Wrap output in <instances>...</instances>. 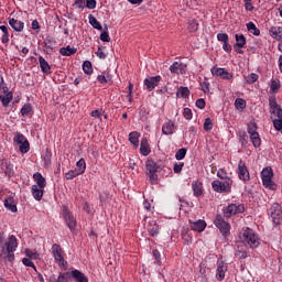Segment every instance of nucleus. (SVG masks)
Listing matches in <instances>:
<instances>
[{
	"mask_svg": "<svg viewBox=\"0 0 282 282\" xmlns=\"http://www.w3.org/2000/svg\"><path fill=\"white\" fill-rule=\"evenodd\" d=\"M269 34L275 41L281 40L282 36V28L281 26H271L269 30Z\"/></svg>",
	"mask_w": 282,
	"mask_h": 282,
	"instance_id": "bb28decb",
	"label": "nucleus"
},
{
	"mask_svg": "<svg viewBox=\"0 0 282 282\" xmlns=\"http://www.w3.org/2000/svg\"><path fill=\"white\" fill-rule=\"evenodd\" d=\"M212 188L215 193H230L232 191V182L216 180L212 183Z\"/></svg>",
	"mask_w": 282,
	"mask_h": 282,
	"instance_id": "423d86ee",
	"label": "nucleus"
},
{
	"mask_svg": "<svg viewBox=\"0 0 282 282\" xmlns=\"http://www.w3.org/2000/svg\"><path fill=\"white\" fill-rule=\"evenodd\" d=\"M78 175H80L79 173H78V171L77 170H70V171H68V172H66L65 173V177H66V180H74V177H78Z\"/></svg>",
	"mask_w": 282,
	"mask_h": 282,
	"instance_id": "8fccbe9b",
	"label": "nucleus"
},
{
	"mask_svg": "<svg viewBox=\"0 0 282 282\" xmlns=\"http://www.w3.org/2000/svg\"><path fill=\"white\" fill-rule=\"evenodd\" d=\"M68 275H69V279H73V281L75 282H89V279L85 275V273L76 269L70 271Z\"/></svg>",
	"mask_w": 282,
	"mask_h": 282,
	"instance_id": "a211bd4d",
	"label": "nucleus"
},
{
	"mask_svg": "<svg viewBox=\"0 0 282 282\" xmlns=\"http://www.w3.org/2000/svg\"><path fill=\"white\" fill-rule=\"evenodd\" d=\"M20 113L23 118H25V116H30V113H32V105L30 104H25L21 110Z\"/></svg>",
	"mask_w": 282,
	"mask_h": 282,
	"instance_id": "de8ad7c7",
	"label": "nucleus"
},
{
	"mask_svg": "<svg viewBox=\"0 0 282 282\" xmlns=\"http://www.w3.org/2000/svg\"><path fill=\"white\" fill-rule=\"evenodd\" d=\"M83 70L88 75L94 74V66H91V62L85 61L83 63Z\"/></svg>",
	"mask_w": 282,
	"mask_h": 282,
	"instance_id": "49530a36",
	"label": "nucleus"
},
{
	"mask_svg": "<svg viewBox=\"0 0 282 282\" xmlns=\"http://www.w3.org/2000/svg\"><path fill=\"white\" fill-rule=\"evenodd\" d=\"M248 133L250 135V140L254 147V149H259L261 147V137H259V132H257V123L251 121L248 124Z\"/></svg>",
	"mask_w": 282,
	"mask_h": 282,
	"instance_id": "0eeeda50",
	"label": "nucleus"
},
{
	"mask_svg": "<svg viewBox=\"0 0 282 282\" xmlns=\"http://www.w3.org/2000/svg\"><path fill=\"white\" fill-rule=\"evenodd\" d=\"M88 20L90 25L95 29V30H99L102 31V25L98 22V19H96L94 15H88Z\"/></svg>",
	"mask_w": 282,
	"mask_h": 282,
	"instance_id": "ea45409f",
	"label": "nucleus"
},
{
	"mask_svg": "<svg viewBox=\"0 0 282 282\" xmlns=\"http://www.w3.org/2000/svg\"><path fill=\"white\" fill-rule=\"evenodd\" d=\"M4 173H6V175H8V177H13V175H14V165H12V163H7Z\"/></svg>",
	"mask_w": 282,
	"mask_h": 282,
	"instance_id": "09e8293b",
	"label": "nucleus"
},
{
	"mask_svg": "<svg viewBox=\"0 0 282 282\" xmlns=\"http://www.w3.org/2000/svg\"><path fill=\"white\" fill-rule=\"evenodd\" d=\"M216 265V281H224L226 272H228V264L224 260H218Z\"/></svg>",
	"mask_w": 282,
	"mask_h": 282,
	"instance_id": "4468645a",
	"label": "nucleus"
},
{
	"mask_svg": "<svg viewBox=\"0 0 282 282\" xmlns=\"http://www.w3.org/2000/svg\"><path fill=\"white\" fill-rule=\"evenodd\" d=\"M0 248L2 250V252H0V258L4 257L6 261L12 263L14 261V252H17V248H19L17 236L11 235L6 240L3 235H0Z\"/></svg>",
	"mask_w": 282,
	"mask_h": 282,
	"instance_id": "f257e3e1",
	"label": "nucleus"
},
{
	"mask_svg": "<svg viewBox=\"0 0 282 282\" xmlns=\"http://www.w3.org/2000/svg\"><path fill=\"white\" fill-rule=\"evenodd\" d=\"M173 131H175V123L171 120H167L162 126V133L164 135H173Z\"/></svg>",
	"mask_w": 282,
	"mask_h": 282,
	"instance_id": "b1692460",
	"label": "nucleus"
},
{
	"mask_svg": "<svg viewBox=\"0 0 282 282\" xmlns=\"http://www.w3.org/2000/svg\"><path fill=\"white\" fill-rule=\"evenodd\" d=\"M238 177L242 182H250V171H248L246 161L240 160L238 162Z\"/></svg>",
	"mask_w": 282,
	"mask_h": 282,
	"instance_id": "ddd939ff",
	"label": "nucleus"
},
{
	"mask_svg": "<svg viewBox=\"0 0 282 282\" xmlns=\"http://www.w3.org/2000/svg\"><path fill=\"white\" fill-rule=\"evenodd\" d=\"M4 207L7 208V210H10L11 213H17L18 210L17 202H14L13 197H8L7 199H4Z\"/></svg>",
	"mask_w": 282,
	"mask_h": 282,
	"instance_id": "c85d7f7f",
	"label": "nucleus"
},
{
	"mask_svg": "<svg viewBox=\"0 0 282 282\" xmlns=\"http://www.w3.org/2000/svg\"><path fill=\"white\" fill-rule=\"evenodd\" d=\"M147 230L150 235V237H158L160 235V226L155 220H151L148 226Z\"/></svg>",
	"mask_w": 282,
	"mask_h": 282,
	"instance_id": "412c9836",
	"label": "nucleus"
},
{
	"mask_svg": "<svg viewBox=\"0 0 282 282\" xmlns=\"http://www.w3.org/2000/svg\"><path fill=\"white\" fill-rule=\"evenodd\" d=\"M31 193L36 202H41L43 199V194L45 193V188L37 187L36 185L31 186Z\"/></svg>",
	"mask_w": 282,
	"mask_h": 282,
	"instance_id": "393cba45",
	"label": "nucleus"
},
{
	"mask_svg": "<svg viewBox=\"0 0 282 282\" xmlns=\"http://www.w3.org/2000/svg\"><path fill=\"white\" fill-rule=\"evenodd\" d=\"M140 153L141 155H149L151 153V147L149 145V141L147 139H142L140 143Z\"/></svg>",
	"mask_w": 282,
	"mask_h": 282,
	"instance_id": "c756f323",
	"label": "nucleus"
},
{
	"mask_svg": "<svg viewBox=\"0 0 282 282\" xmlns=\"http://www.w3.org/2000/svg\"><path fill=\"white\" fill-rule=\"evenodd\" d=\"M105 31L100 34V41L104 43H109L111 41V37L109 36V26L107 24L104 25Z\"/></svg>",
	"mask_w": 282,
	"mask_h": 282,
	"instance_id": "79ce46f5",
	"label": "nucleus"
},
{
	"mask_svg": "<svg viewBox=\"0 0 282 282\" xmlns=\"http://www.w3.org/2000/svg\"><path fill=\"white\" fill-rule=\"evenodd\" d=\"M67 276H69V272L59 273L57 278L56 275H51L50 282H69V280H67Z\"/></svg>",
	"mask_w": 282,
	"mask_h": 282,
	"instance_id": "2f4dec72",
	"label": "nucleus"
},
{
	"mask_svg": "<svg viewBox=\"0 0 282 282\" xmlns=\"http://www.w3.org/2000/svg\"><path fill=\"white\" fill-rule=\"evenodd\" d=\"M182 169H184V163L174 164L173 171L174 173H182Z\"/></svg>",
	"mask_w": 282,
	"mask_h": 282,
	"instance_id": "338daca9",
	"label": "nucleus"
},
{
	"mask_svg": "<svg viewBox=\"0 0 282 282\" xmlns=\"http://www.w3.org/2000/svg\"><path fill=\"white\" fill-rule=\"evenodd\" d=\"M171 74H186V65L182 62H174L170 66Z\"/></svg>",
	"mask_w": 282,
	"mask_h": 282,
	"instance_id": "aec40b11",
	"label": "nucleus"
},
{
	"mask_svg": "<svg viewBox=\"0 0 282 282\" xmlns=\"http://www.w3.org/2000/svg\"><path fill=\"white\" fill-rule=\"evenodd\" d=\"M25 254H26V257H29V259H39V253L33 252V251L30 250V249H26V250H25Z\"/></svg>",
	"mask_w": 282,
	"mask_h": 282,
	"instance_id": "680f3d73",
	"label": "nucleus"
},
{
	"mask_svg": "<svg viewBox=\"0 0 282 282\" xmlns=\"http://www.w3.org/2000/svg\"><path fill=\"white\" fill-rule=\"evenodd\" d=\"M183 118H185V120H193V110H191V108H184Z\"/></svg>",
	"mask_w": 282,
	"mask_h": 282,
	"instance_id": "603ef678",
	"label": "nucleus"
},
{
	"mask_svg": "<svg viewBox=\"0 0 282 282\" xmlns=\"http://www.w3.org/2000/svg\"><path fill=\"white\" fill-rule=\"evenodd\" d=\"M242 243H245V246H247L248 248L254 249L261 246V239L259 238L257 232H254V230L247 227L242 231Z\"/></svg>",
	"mask_w": 282,
	"mask_h": 282,
	"instance_id": "f03ea898",
	"label": "nucleus"
},
{
	"mask_svg": "<svg viewBox=\"0 0 282 282\" xmlns=\"http://www.w3.org/2000/svg\"><path fill=\"white\" fill-rule=\"evenodd\" d=\"M200 87H202V91H204V94H208L210 91V84L207 82L200 83Z\"/></svg>",
	"mask_w": 282,
	"mask_h": 282,
	"instance_id": "052dcab7",
	"label": "nucleus"
},
{
	"mask_svg": "<svg viewBox=\"0 0 282 282\" xmlns=\"http://www.w3.org/2000/svg\"><path fill=\"white\" fill-rule=\"evenodd\" d=\"M279 89H281V82L276 79L271 80L270 91L272 94H279Z\"/></svg>",
	"mask_w": 282,
	"mask_h": 282,
	"instance_id": "37998d69",
	"label": "nucleus"
},
{
	"mask_svg": "<svg viewBox=\"0 0 282 282\" xmlns=\"http://www.w3.org/2000/svg\"><path fill=\"white\" fill-rule=\"evenodd\" d=\"M239 142L241 147H248V135L246 134V132L239 135Z\"/></svg>",
	"mask_w": 282,
	"mask_h": 282,
	"instance_id": "13d9d810",
	"label": "nucleus"
},
{
	"mask_svg": "<svg viewBox=\"0 0 282 282\" xmlns=\"http://www.w3.org/2000/svg\"><path fill=\"white\" fill-rule=\"evenodd\" d=\"M213 76H219L224 80H230L232 74H230L226 68H212Z\"/></svg>",
	"mask_w": 282,
	"mask_h": 282,
	"instance_id": "6ab92c4d",
	"label": "nucleus"
},
{
	"mask_svg": "<svg viewBox=\"0 0 282 282\" xmlns=\"http://www.w3.org/2000/svg\"><path fill=\"white\" fill-rule=\"evenodd\" d=\"M196 107L198 109H205L206 108V100L204 98H199L196 100Z\"/></svg>",
	"mask_w": 282,
	"mask_h": 282,
	"instance_id": "e2e57ef3",
	"label": "nucleus"
},
{
	"mask_svg": "<svg viewBox=\"0 0 282 282\" xmlns=\"http://www.w3.org/2000/svg\"><path fill=\"white\" fill-rule=\"evenodd\" d=\"M273 126L275 131H280L282 133V118L273 119Z\"/></svg>",
	"mask_w": 282,
	"mask_h": 282,
	"instance_id": "5fc2aeb1",
	"label": "nucleus"
},
{
	"mask_svg": "<svg viewBox=\"0 0 282 282\" xmlns=\"http://www.w3.org/2000/svg\"><path fill=\"white\" fill-rule=\"evenodd\" d=\"M236 257H237L238 259H247V258H248V252L242 251V250H238V251L236 252Z\"/></svg>",
	"mask_w": 282,
	"mask_h": 282,
	"instance_id": "774afa93",
	"label": "nucleus"
},
{
	"mask_svg": "<svg viewBox=\"0 0 282 282\" xmlns=\"http://www.w3.org/2000/svg\"><path fill=\"white\" fill-rule=\"evenodd\" d=\"M217 40L220 41V43H227L229 41V37L226 33H218Z\"/></svg>",
	"mask_w": 282,
	"mask_h": 282,
	"instance_id": "bf43d9fd",
	"label": "nucleus"
},
{
	"mask_svg": "<svg viewBox=\"0 0 282 282\" xmlns=\"http://www.w3.org/2000/svg\"><path fill=\"white\" fill-rule=\"evenodd\" d=\"M270 216L272 218L273 224H275V226H279L281 224L282 210H281V205H279V203H274L271 206Z\"/></svg>",
	"mask_w": 282,
	"mask_h": 282,
	"instance_id": "f8f14e48",
	"label": "nucleus"
},
{
	"mask_svg": "<svg viewBox=\"0 0 282 282\" xmlns=\"http://www.w3.org/2000/svg\"><path fill=\"white\" fill-rule=\"evenodd\" d=\"M145 171L150 184H158V171H160L158 163L153 160H148L145 162Z\"/></svg>",
	"mask_w": 282,
	"mask_h": 282,
	"instance_id": "20e7f679",
	"label": "nucleus"
},
{
	"mask_svg": "<svg viewBox=\"0 0 282 282\" xmlns=\"http://www.w3.org/2000/svg\"><path fill=\"white\" fill-rule=\"evenodd\" d=\"M8 21L10 28H12L14 32H23V30H25V22L17 20L14 18H9Z\"/></svg>",
	"mask_w": 282,
	"mask_h": 282,
	"instance_id": "f3484780",
	"label": "nucleus"
},
{
	"mask_svg": "<svg viewBox=\"0 0 282 282\" xmlns=\"http://www.w3.org/2000/svg\"><path fill=\"white\" fill-rule=\"evenodd\" d=\"M0 30L2 32L1 43L8 45L10 43V29L6 25H0Z\"/></svg>",
	"mask_w": 282,
	"mask_h": 282,
	"instance_id": "cd10ccee",
	"label": "nucleus"
},
{
	"mask_svg": "<svg viewBox=\"0 0 282 282\" xmlns=\"http://www.w3.org/2000/svg\"><path fill=\"white\" fill-rule=\"evenodd\" d=\"M22 263L26 268H33V270H36V265H34V262H32V260L30 258H23Z\"/></svg>",
	"mask_w": 282,
	"mask_h": 282,
	"instance_id": "6e6d98bb",
	"label": "nucleus"
},
{
	"mask_svg": "<svg viewBox=\"0 0 282 282\" xmlns=\"http://www.w3.org/2000/svg\"><path fill=\"white\" fill-rule=\"evenodd\" d=\"M247 30L250 32V34H253V36H259L261 34V30L257 28V24L254 22L247 23Z\"/></svg>",
	"mask_w": 282,
	"mask_h": 282,
	"instance_id": "c9c22d12",
	"label": "nucleus"
},
{
	"mask_svg": "<svg viewBox=\"0 0 282 282\" xmlns=\"http://www.w3.org/2000/svg\"><path fill=\"white\" fill-rule=\"evenodd\" d=\"M51 250L55 263H57L58 268H61L62 270H67V268H69V263H67L65 257L63 256L64 251L61 245L54 243Z\"/></svg>",
	"mask_w": 282,
	"mask_h": 282,
	"instance_id": "7ed1b4c3",
	"label": "nucleus"
},
{
	"mask_svg": "<svg viewBox=\"0 0 282 282\" xmlns=\"http://www.w3.org/2000/svg\"><path fill=\"white\" fill-rule=\"evenodd\" d=\"M205 131H213V120L210 118H206L204 122Z\"/></svg>",
	"mask_w": 282,
	"mask_h": 282,
	"instance_id": "4d7b16f0",
	"label": "nucleus"
},
{
	"mask_svg": "<svg viewBox=\"0 0 282 282\" xmlns=\"http://www.w3.org/2000/svg\"><path fill=\"white\" fill-rule=\"evenodd\" d=\"M129 142L134 147H138V144H140V132L138 131L130 132Z\"/></svg>",
	"mask_w": 282,
	"mask_h": 282,
	"instance_id": "f704fd0d",
	"label": "nucleus"
},
{
	"mask_svg": "<svg viewBox=\"0 0 282 282\" xmlns=\"http://www.w3.org/2000/svg\"><path fill=\"white\" fill-rule=\"evenodd\" d=\"M76 52H78V50L76 47H72L69 45L66 47L59 48V54L62 56H74V54H76Z\"/></svg>",
	"mask_w": 282,
	"mask_h": 282,
	"instance_id": "7c9ffc66",
	"label": "nucleus"
},
{
	"mask_svg": "<svg viewBox=\"0 0 282 282\" xmlns=\"http://www.w3.org/2000/svg\"><path fill=\"white\" fill-rule=\"evenodd\" d=\"M44 45H45L46 50H54V47H56V40L52 36H47L44 40Z\"/></svg>",
	"mask_w": 282,
	"mask_h": 282,
	"instance_id": "58836bf2",
	"label": "nucleus"
},
{
	"mask_svg": "<svg viewBox=\"0 0 282 282\" xmlns=\"http://www.w3.org/2000/svg\"><path fill=\"white\" fill-rule=\"evenodd\" d=\"M202 187H203V185H202V182H199V181H194L192 183V189H193L195 197H199L202 195V193H203Z\"/></svg>",
	"mask_w": 282,
	"mask_h": 282,
	"instance_id": "473e14b6",
	"label": "nucleus"
},
{
	"mask_svg": "<svg viewBox=\"0 0 282 282\" xmlns=\"http://www.w3.org/2000/svg\"><path fill=\"white\" fill-rule=\"evenodd\" d=\"M13 142L19 145L21 153H28V151H30V141H28L25 135L18 132L13 138Z\"/></svg>",
	"mask_w": 282,
	"mask_h": 282,
	"instance_id": "9d476101",
	"label": "nucleus"
},
{
	"mask_svg": "<svg viewBox=\"0 0 282 282\" xmlns=\"http://www.w3.org/2000/svg\"><path fill=\"white\" fill-rule=\"evenodd\" d=\"M39 63H40V69L43 74L50 75L52 74V66H50V63H47L43 56L39 57Z\"/></svg>",
	"mask_w": 282,
	"mask_h": 282,
	"instance_id": "a878e982",
	"label": "nucleus"
},
{
	"mask_svg": "<svg viewBox=\"0 0 282 282\" xmlns=\"http://www.w3.org/2000/svg\"><path fill=\"white\" fill-rule=\"evenodd\" d=\"M0 101L3 107H8L12 101V93H8L7 95H0Z\"/></svg>",
	"mask_w": 282,
	"mask_h": 282,
	"instance_id": "a19ab883",
	"label": "nucleus"
},
{
	"mask_svg": "<svg viewBox=\"0 0 282 282\" xmlns=\"http://www.w3.org/2000/svg\"><path fill=\"white\" fill-rule=\"evenodd\" d=\"M214 224L216 228L219 229L223 237H228V235H230V224L224 218V216H221V214L216 215Z\"/></svg>",
	"mask_w": 282,
	"mask_h": 282,
	"instance_id": "39448f33",
	"label": "nucleus"
},
{
	"mask_svg": "<svg viewBox=\"0 0 282 282\" xmlns=\"http://www.w3.org/2000/svg\"><path fill=\"white\" fill-rule=\"evenodd\" d=\"M76 167L77 169H75V170L77 171V173L79 175H83V173H85V171L87 169V163H85V159H80L79 161H77Z\"/></svg>",
	"mask_w": 282,
	"mask_h": 282,
	"instance_id": "4c0bfd02",
	"label": "nucleus"
},
{
	"mask_svg": "<svg viewBox=\"0 0 282 282\" xmlns=\"http://www.w3.org/2000/svg\"><path fill=\"white\" fill-rule=\"evenodd\" d=\"M33 180L36 186L40 188H45L47 186V181L45 180L43 174H41L40 172H36L33 174Z\"/></svg>",
	"mask_w": 282,
	"mask_h": 282,
	"instance_id": "5701e85b",
	"label": "nucleus"
},
{
	"mask_svg": "<svg viewBox=\"0 0 282 282\" xmlns=\"http://www.w3.org/2000/svg\"><path fill=\"white\" fill-rule=\"evenodd\" d=\"M96 55L98 56V58H101V61H105V58H107V54H105L100 46L98 47Z\"/></svg>",
	"mask_w": 282,
	"mask_h": 282,
	"instance_id": "0e129e2a",
	"label": "nucleus"
},
{
	"mask_svg": "<svg viewBox=\"0 0 282 282\" xmlns=\"http://www.w3.org/2000/svg\"><path fill=\"white\" fill-rule=\"evenodd\" d=\"M245 79L248 85H252L257 83V80H259V75L257 73H251L248 76H246Z\"/></svg>",
	"mask_w": 282,
	"mask_h": 282,
	"instance_id": "a18cd8bd",
	"label": "nucleus"
},
{
	"mask_svg": "<svg viewBox=\"0 0 282 282\" xmlns=\"http://www.w3.org/2000/svg\"><path fill=\"white\" fill-rule=\"evenodd\" d=\"M273 176L274 173L272 172V167H264L261 172V180L263 186H265V188H270L271 191L274 189V184L272 183Z\"/></svg>",
	"mask_w": 282,
	"mask_h": 282,
	"instance_id": "6e6552de",
	"label": "nucleus"
},
{
	"mask_svg": "<svg viewBox=\"0 0 282 282\" xmlns=\"http://www.w3.org/2000/svg\"><path fill=\"white\" fill-rule=\"evenodd\" d=\"M86 8H88V10H95L96 0H86Z\"/></svg>",
	"mask_w": 282,
	"mask_h": 282,
	"instance_id": "69168bd1",
	"label": "nucleus"
},
{
	"mask_svg": "<svg viewBox=\"0 0 282 282\" xmlns=\"http://www.w3.org/2000/svg\"><path fill=\"white\" fill-rule=\"evenodd\" d=\"M177 98H188L191 96V90L188 87L181 86L176 91Z\"/></svg>",
	"mask_w": 282,
	"mask_h": 282,
	"instance_id": "e433bc0d",
	"label": "nucleus"
},
{
	"mask_svg": "<svg viewBox=\"0 0 282 282\" xmlns=\"http://www.w3.org/2000/svg\"><path fill=\"white\" fill-rule=\"evenodd\" d=\"M217 177H219L220 180H225V182H232L230 176H228V172H226V170L224 169H219L217 171Z\"/></svg>",
	"mask_w": 282,
	"mask_h": 282,
	"instance_id": "c03bdc74",
	"label": "nucleus"
},
{
	"mask_svg": "<svg viewBox=\"0 0 282 282\" xmlns=\"http://www.w3.org/2000/svg\"><path fill=\"white\" fill-rule=\"evenodd\" d=\"M189 225L192 230H195L196 232H204L206 230V220H197V221H191Z\"/></svg>",
	"mask_w": 282,
	"mask_h": 282,
	"instance_id": "4be33fe9",
	"label": "nucleus"
},
{
	"mask_svg": "<svg viewBox=\"0 0 282 282\" xmlns=\"http://www.w3.org/2000/svg\"><path fill=\"white\" fill-rule=\"evenodd\" d=\"M236 109H246V101L242 98H237L235 101Z\"/></svg>",
	"mask_w": 282,
	"mask_h": 282,
	"instance_id": "864d4df0",
	"label": "nucleus"
},
{
	"mask_svg": "<svg viewBox=\"0 0 282 282\" xmlns=\"http://www.w3.org/2000/svg\"><path fill=\"white\" fill-rule=\"evenodd\" d=\"M243 210H246V207H243V205L230 204L223 209V213L227 219H230L232 215L243 213Z\"/></svg>",
	"mask_w": 282,
	"mask_h": 282,
	"instance_id": "9b49d317",
	"label": "nucleus"
},
{
	"mask_svg": "<svg viewBox=\"0 0 282 282\" xmlns=\"http://www.w3.org/2000/svg\"><path fill=\"white\" fill-rule=\"evenodd\" d=\"M63 217L66 221V226L69 228L72 232H74V230H76V218H74V215L72 214V212L65 208L63 210Z\"/></svg>",
	"mask_w": 282,
	"mask_h": 282,
	"instance_id": "2eb2a0df",
	"label": "nucleus"
},
{
	"mask_svg": "<svg viewBox=\"0 0 282 282\" xmlns=\"http://www.w3.org/2000/svg\"><path fill=\"white\" fill-rule=\"evenodd\" d=\"M160 80H162V76L156 75L144 79V85L148 89V91H153L155 87L160 84Z\"/></svg>",
	"mask_w": 282,
	"mask_h": 282,
	"instance_id": "dca6fc26",
	"label": "nucleus"
},
{
	"mask_svg": "<svg viewBox=\"0 0 282 282\" xmlns=\"http://www.w3.org/2000/svg\"><path fill=\"white\" fill-rule=\"evenodd\" d=\"M269 112L274 116L275 119L282 118V108L279 102H276V97H269Z\"/></svg>",
	"mask_w": 282,
	"mask_h": 282,
	"instance_id": "1a4fd4ad",
	"label": "nucleus"
},
{
	"mask_svg": "<svg viewBox=\"0 0 282 282\" xmlns=\"http://www.w3.org/2000/svg\"><path fill=\"white\" fill-rule=\"evenodd\" d=\"M235 39H236V44L234 45V47H240V48L246 47V35L236 34Z\"/></svg>",
	"mask_w": 282,
	"mask_h": 282,
	"instance_id": "72a5a7b5",
	"label": "nucleus"
},
{
	"mask_svg": "<svg viewBox=\"0 0 282 282\" xmlns=\"http://www.w3.org/2000/svg\"><path fill=\"white\" fill-rule=\"evenodd\" d=\"M186 152H187V150L185 148L180 149L175 153V159L176 160H184V158H186Z\"/></svg>",
	"mask_w": 282,
	"mask_h": 282,
	"instance_id": "3c124183",
	"label": "nucleus"
}]
</instances>
